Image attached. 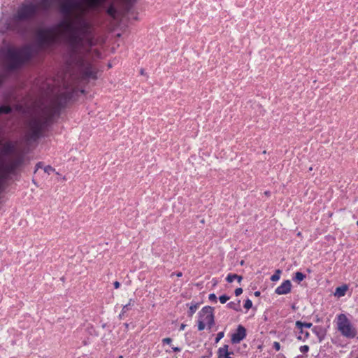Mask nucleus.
Wrapping results in <instances>:
<instances>
[{"mask_svg": "<svg viewBox=\"0 0 358 358\" xmlns=\"http://www.w3.org/2000/svg\"><path fill=\"white\" fill-rule=\"evenodd\" d=\"M87 8L80 0H66L61 6L64 18L57 24L38 31L36 45L22 48L8 47L2 50L1 57L8 69H15L28 60L38 50L45 48L60 38L66 41L69 57L68 70L60 80L50 79L40 87V93L29 110L26 125L29 143L38 139L52 117L73 96L77 80L96 79V71L91 59L99 57L93 49L92 26L85 17Z\"/></svg>", "mask_w": 358, "mask_h": 358, "instance_id": "obj_1", "label": "nucleus"}, {"mask_svg": "<svg viewBox=\"0 0 358 358\" xmlns=\"http://www.w3.org/2000/svg\"><path fill=\"white\" fill-rule=\"evenodd\" d=\"M59 1L29 0L19 7L13 17V20L16 22L31 20L41 13L48 10Z\"/></svg>", "mask_w": 358, "mask_h": 358, "instance_id": "obj_2", "label": "nucleus"}, {"mask_svg": "<svg viewBox=\"0 0 358 358\" xmlns=\"http://www.w3.org/2000/svg\"><path fill=\"white\" fill-rule=\"evenodd\" d=\"M0 158V193L2 191V184L10 174H15L24 164V158H8L2 161Z\"/></svg>", "mask_w": 358, "mask_h": 358, "instance_id": "obj_3", "label": "nucleus"}, {"mask_svg": "<svg viewBox=\"0 0 358 358\" xmlns=\"http://www.w3.org/2000/svg\"><path fill=\"white\" fill-rule=\"evenodd\" d=\"M336 325L338 331L343 337L349 339L356 337L357 329L345 314L337 316Z\"/></svg>", "mask_w": 358, "mask_h": 358, "instance_id": "obj_4", "label": "nucleus"}, {"mask_svg": "<svg viewBox=\"0 0 358 358\" xmlns=\"http://www.w3.org/2000/svg\"><path fill=\"white\" fill-rule=\"evenodd\" d=\"M0 151L2 155H20L22 152L19 145L3 140H0Z\"/></svg>", "mask_w": 358, "mask_h": 358, "instance_id": "obj_5", "label": "nucleus"}, {"mask_svg": "<svg viewBox=\"0 0 358 358\" xmlns=\"http://www.w3.org/2000/svg\"><path fill=\"white\" fill-rule=\"evenodd\" d=\"M199 319L204 321L210 329L214 324L213 308L210 306L203 307L199 312Z\"/></svg>", "mask_w": 358, "mask_h": 358, "instance_id": "obj_6", "label": "nucleus"}, {"mask_svg": "<svg viewBox=\"0 0 358 358\" xmlns=\"http://www.w3.org/2000/svg\"><path fill=\"white\" fill-rule=\"evenodd\" d=\"M246 336V330L244 327L239 325L236 333L232 335L231 341L233 343H239Z\"/></svg>", "mask_w": 358, "mask_h": 358, "instance_id": "obj_7", "label": "nucleus"}, {"mask_svg": "<svg viewBox=\"0 0 358 358\" xmlns=\"http://www.w3.org/2000/svg\"><path fill=\"white\" fill-rule=\"evenodd\" d=\"M292 283L290 280H285L281 285L278 286L275 290V294L278 295L287 294L291 292Z\"/></svg>", "mask_w": 358, "mask_h": 358, "instance_id": "obj_8", "label": "nucleus"}, {"mask_svg": "<svg viewBox=\"0 0 358 358\" xmlns=\"http://www.w3.org/2000/svg\"><path fill=\"white\" fill-rule=\"evenodd\" d=\"M233 352H229V345H224L223 347L220 348L217 351L218 358H231V355Z\"/></svg>", "mask_w": 358, "mask_h": 358, "instance_id": "obj_9", "label": "nucleus"}, {"mask_svg": "<svg viewBox=\"0 0 358 358\" xmlns=\"http://www.w3.org/2000/svg\"><path fill=\"white\" fill-rule=\"evenodd\" d=\"M42 168H43L44 172L48 174H50L51 173L55 171V169H53L52 166H46L43 167V164L41 162H39L36 165L35 172L37 171L39 169Z\"/></svg>", "mask_w": 358, "mask_h": 358, "instance_id": "obj_10", "label": "nucleus"}, {"mask_svg": "<svg viewBox=\"0 0 358 358\" xmlns=\"http://www.w3.org/2000/svg\"><path fill=\"white\" fill-rule=\"evenodd\" d=\"M296 327L300 330V333H303V329L305 328H310L312 327V323L310 322H302L301 321L296 322Z\"/></svg>", "mask_w": 358, "mask_h": 358, "instance_id": "obj_11", "label": "nucleus"}, {"mask_svg": "<svg viewBox=\"0 0 358 358\" xmlns=\"http://www.w3.org/2000/svg\"><path fill=\"white\" fill-rule=\"evenodd\" d=\"M87 3L91 8H97L103 4L106 0H86Z\"/></svg>", "mask_w": 358, "mask_h": 358, "instance_id": "obj_12", "label": "nucleus"}, {"mask_svg": "<svg viewBox=\"0 0 358 358\" xmlns=\"http://www.w3.org/2000/svg\"><path fill=\"white\" fill-rule=\"evenodd\" d=\"M243 277L241 275H238L237 274L229 273L226 278V280L228 282H232L234 280H237L239 283H241Z\"/></svg>", "mask_w": 358, "mask_h": 358, "instance_id": "obj_13", "label": "nucleus"}, {"mask_svg": "<svg viewBox=\"0 0 358 358\" xmlns=\"http://www.w3.org/2000/svg\"><path fill=\"white\" fill-rule=\"evenodd\" d=\"M241 301L238 300L237 302H230L227 304V306L229 308H231L236 311H241Z\"/></svg>", "mask_w": 358, "mask_h": 358, "instance_id": "obj_14", "label": "nucleus"}, {"mask_svg": "<svg viewBox=\"0 0 358 358\" xmlns=\"http://www.w3.org/2000/svg\"><path fill=\"white\" fill-rule=\"evenodd\" d=\"M347 289L348 287L346 285L338 287L336 289V294L339 296H343L345 294Z\"/></svg>", "mask_w": 358, "mask_h": 358, "instance_id": "obj_15", "label": "nucleus"}, {"mask_svg": "<svg viewBox=\"0 0 358 358\" xmlns=\"http://www.w3.org/2000/svg\"><path fill=\"white\" fill-rule=\"evenodd\" d=\"M107 13L113 18H115L117 14V10L113 6H110L107 9Z\"/></svg>", "mask_w": 358, "mask_h": 358, "instance_id": "obj_16", "label": "nucleus"}, {"mask_svg": "<svg viewBox=\"0 0 358 358\" xmlns=\"http://www.w3.org/2000/svg\"><path fill=\"white\" fill-rule=\"evenodd\" d=\"M313 331L319 336L320 341H321L324 336L322 329L321 327H315Z\"/></svg>", "mask_w": 358, "mask_h": 358, "instance_id": "obj_17", "label": "nucleus"}, {"mask_svg": "<svg viewBox=\"0 0 358 358\" xmlns=\"http://www.w3.org/2000/svg\"><path fill=\"white\" fill-rule=\"evenodd\" d=\"M11 111V108L9 106H2L0 107V115L2 114H7Z\"/></svg>", "mask_w": 358, "mask_h": 358, "instance_id": "obj_18", "label": "nucleus"}, {"mask_svg": "<svg viewBox=\"0 0 358 358\" xmlns=\"http://www.w3.org/2000/svg\"><path fill=\"white\" fill-rule=\"evenodd\" d=\"M305 278L306 275L301 272H296L295 274V280L298 282L302 281Z\"/></svg>", "mask_w": 358, "mask_h": 358, "instance_id": "obj_19", "label": "nucleus"}, {"mask_svg": "<svg viewBox=\"0 0 358 358\" xmlns=\"http://www.w3.org/2000/svg\"><path fill=\"white\" fill-rule=\"evenodd\" d=\"M280 270H277L275 273L271 275V281H277L280 279Z\"/></svg>", "mask_w": 358, "mask_h": 358, "instance_id": "obj_20", "label": "nucleus"}, {"mask_svg": "<svg viewBox=\"0 0 358 358\" xmlns=\"http://www.w3.org/2000/svg\"><path fill=\"white\" fill-rule=\"evenodd\" d=\"M197 309H198V305L197 304H192V305H191L190 307H189V315L190 317H192Z\"/></svg>", "mask_w": 358, "mask_h": 358, "instance_id": "obj_21", "label": "nucleus"}, {"mask_svg": "<svg viewBox=\"0 0 358 358\" xmlns=\"http://www.w3.org/2000/svg\"><path fill=\"white\" fill-rule=\"evenodd\" d=\"M134 301H133L131 299H130L129 303L126 304L123 306L122 314H124L129 310V306H134Z\"/></svg>", "mask_w": 358, "mask_h": 358, "instance_id": "obj_22", "label": "nucleus"}, {"mask_svg": "<svg viewBox=\"0 0 358 358\" xmlns=\"http://www.w3.org/2000/svg\"><path fill=\"white\" fill-rule=\"evenodd\" d=\"M206 324V323H205L204 321H202L201 319H199L198 321V329L199 331L203 330L205 329Z\"/></svg>", "mask_w": 358, "mask_h": 358, "instance_id": "obj_23", "label": "nucleus"}, {"mask_svg": "<svg viewBox=\"0 0 358 358\" xmlns=\"http://www.w3.org/2000/svg\"><path fill=\"white\" fill-rule=\"evenodd\" d=\"M300 336H298V339L301 340L302 338L305 339L307 338L309 336V334L308 331H306L303 329V333H300Z\"/></svg>", "mask_w": 358, "mask_h": 358, "instance_id": "obj_24", "label": "nucleus"}, {"mask_svg": "<svg viewBox=\"0 0 358 358\" xmlns=\"http://www.w3.org/2000/svg\"><path fill=\"white\" fill-rule=\"evenodd\" d=\"M229 299V297L227 295L220 296L219 298V300H220V303H225Z\"/></svg>", "mask_w": 358, "mask_h": 358, "instance_id": "obj_25", "label": "nucleus"}, {"mask_svg": "<svg viewBox=\"0 0 358 358\" xmlns=\"http://www.w3.org/2000/svg\"><path fill=\"white\" fill-rule=\"evenodd\" d=\"M252 301L250 299H247L245 301V304H244L245 308L250 309V308H252Z\"/></svg>", "mask_w": 358, "mask_h": 358, "instance_id": "obj_26", "label": "nucleus"}, {"mask_svg": "<svg viewBox=\"0 0 358 358\" xmlns=\"http://www.w3.org/2000/svg\"><path fill=\"white\" fill-rule=\"evenodd\" d=\"M309 350V347L308 345H303L300 348V351L302 353H306Z\"/></svg>", "mask_w": 358, "mask_h": 358, "instance_id": "obj_27", "label": "nucleus"}, {"mask_svg": "<svg viewBox=\"0 0 358 358\" xmlns=\"http://www.w3.org/2000/svg\"><path fill=\"white\" fill-rule=\"evenodd\" d=\"M208 299L211 301L217 302V296L215 294H210Z\"/></svg>", "mask_w": 358, "mask_h": 358, "instance_id": "obj_28", "label": "nucleus"}, {"mask_svg": "<svg viewBox=\"0 0 358 358\" xmlns=\"http://www.w3.org/2000/svg\"><path fill=\"white\" fill-rule=\"evenodd\" d=\"M224 337V332H219L217 334V337L215 338V342L217 343L221 338Z\"/></svg>", "mask_w": 358, "mask_h": 358, "instance_id": "obj_29", "label": "nucleus"}, {"mask_svg": "<svg viewBox=\"0 0 358 358\" xmlns=\"http://www.w3.org/2000/svg\"><path fill=\"white\" fill-rule=\"evenodd\" d=\"M234 293H235V295L238 296L241 295L243 293V289L241 288V287L236 288L235 289Z\"/></svg>", "mask_w": 358, "mask_h": 358, "instance_id": "obj_30", "label": "nucleus"}, {"mask_svg": "<svg viewBox=\"0 0 358 358\" xmlns=\"http://www.w3.org/2000/svg\"><path fill=\"white\" fill-rule=\"evenodd\" d=\"M172 341L171 338H165L162 340L163 343L170 344Z\"/></svg>", "mask_w": 358, "mask_h": 358, "instance_id": "obj_31", "label": "nucleus"}, {"mask_svg": "<svg viewBox=\"0 0 358 358\" xmlns=\"http://www.w3.org/2000/svg\"><path fill=\"white\" fill-rule=\"evenodd\" d=\"M273 347L277 351L280 349V345L278 342H274Z\"/></svg>", "mask_w": 358, "mask_h": 358, "instance_id": "obj_32", "label": "nucleus"}, {"mask_svg": "<svg viewBox=\"0 0 358 358\" xmlns=\"http://www.w3.org/2000/svg\"><path fill=\"white\" fill-rule=\"evenodd\" d=\"M113 285H114V287H115V289L119 288L120 286V282L118 281L114 282Z\"/></svg>", "mask_w": 358, "mask_h": 358, "instance_id": "obj_33", "label": "nucleus"}, {"mask_svg": "<svg viewBox=\"0 0 358 358\" xmlns=\"http://www.w3.org/2000/svg\"><path fill=\"white\" fill-rule=\"evenodd\" d=\"M172 349L174 352H180L181 350V349L178 347H173Z\"/></svg>", "mask_w": 358, "mask_h": 358, "instance_id": "obj_34", "label": "nucleus"}, {"mask_svg": "<svg viewBox=\"0 0 358 358\" xmlns=\"http://www.w3.org/2000/svg\"><path fill=\"white\" fill-rule=\"evenodd\" d=\"M260 294H261V292H260L259 291H256V292H255V293H254V295H255V296H260Z\"/></svg>", "mask_w": 358, "mask_h": 358, "instance_id": "obj_35", "label": "nucleus"}, {"mask_svg": "<svg viewBox=\"0 0 358 358\" xmlns=\"http://www.w3.org/2000/svg\"><path fill=\"white\" fill-rule=\"evenodd\" d=\"M185 327V324H182L180 325V330H184Z\"/></svg>", "mask_w": 358, "mask_h": 358, "instance_id": "obj_36", "label": "nucleus"}, {"mask_svg": "<svg viewBox=\"0 0 358 358\" xmlns=\"http://www.w3.org/2000/svg\"><path fill=\"white\" fill-rule=\"evenodd\" d=\"M176 275H177L178 277H180V276H182V273H181V272H179V273H178L176 274Z\"/></svg>", "mask_w": 358, "mask_h": 358, "instance_id": "obj_37", "label": "nucleus"}, {"mask_svg": "<svg viewBox=\"0 0 358 358\" xmlns=\"http://www.w3.org/2000/svg\"><path fill=\"white\" fill-rule=\"evenodd\" d=\"M3 79V76H0V85L2 83Z\"/></svg>", "mask_w": 358, "mask_h": 358, "instance_id": "obj_38", "label": "nucleus"}, {"mask_svg": "<svg viewBox=\"0 0 358 358\" xmlns=\"http://www.w3.org/2000/svg\"><path fill=\"white\" fill-rule=\"evenodd\" d=\"M122 313L120 315V317H122Z\"/></svg>", "mask_w": 358, "mask_h": 358, "instance_id": "obj_39", "label": "nucleus"}, {"mask_svg": "<svg viewBox=\"0 0 358 358\" xmlns=\"http://www.w3.org/2000/svg\"><path fill=\"white\" fill-rule=\"evenodd\" d=\"M357 225L358 226V221L357 222Z\"/></svg>", "mask_w": 358, "mask_h": 358, "instance_id": "obj_40", "label": "nucleus"}, {"mask_svg": "<svg viewBox=\"0 0 358 358\" xmlns=\"http://www.w3.org/2000/svg\"><path fill=\"white\" fill-rule=\"evenodd\" d=\"M357 338H358V336H357Z\"/></svg>", "mask_w": 358, "mask_h": 358, "instance_id": "obj_41", "label": "nucleus"}]
</instances>
